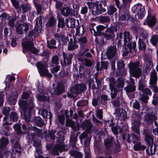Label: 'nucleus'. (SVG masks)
I'll list each match as a JSON object with an SVG mask.
<instances>
[{"label": "nucleus", "instance_id": "18", "mask_svg": "<svg viewBox=\"0 0 158 158\" xmlns=\"http://www.w3.org/2000/svg\"><path fill=\"white\" fill-rule=\"evenodd\" d=\"M63 62L62 63L61 61V64L62 66H66L71 64L72 59L73 58L72 54L67 55L66 53L63 52Z\"/></svg>", "mask_w": 158, "mask_h": 158}, {"label": "nucleus", "instance_id": "24", "mask_svg": "<svg viewBox=\"0 0 158 158\" xmlns=\"http://www.w3.org/2000/svg\"><path fill=\"white\" fill-rule=\"evenodd\" d=\"M157 73L155 69H153L150 73V79L149 84L150 85H154L156 84L157 77Z\"/></svg>", "mask_w": 158, "mask_h": 158}, {"label": "nucleus", "instance_id": "56", "mask_svg": "<svg viewBox=\"0 0 158 158\" xmlns=\"http://www.w3.org/2000/svg\"><path fill=\"white\" fill-rule=\"evenodd\" d=\"M77 42L73 43V44H68V49L69 51H72L77 49L78 47V45L77 44Z\"/></svg>", "mask_w": 158, "mask_h": 158}, {"label": "nucleus", "instance_id": "31", "mask_svg": "<svg viewBox=\"0 0 158 158\" xmlns=\"http://www.w3.org/2000/svg\"><path fill=\"white\" fill-rule=\"evenodd\" d=\"M148 147L146 149V152L148 154L152 155L154 154L156 151L157 145L156 144L153 145H148Z\"/></svg>", "mask_w": 158, "mask_h": 158}, {"label": "nucleus", "instance_id": "36", "mask_svg": "<svg viewBox=\"0 0 158 158\" xmlns=\"http://www.w3.org/2000/svg\"><path fill=\"white\" fill-rule=\"evenodd\" d=\"M64 86L61 83L58 84L57 88L54 90V93L56 95H59L64 91Z\"/></svg>", "mask_w": 158, "mask_h": 158}, {"label": "nucleus", "instance_id": "30", "mask_svg": "<svg viewBox=\"0 0 158 158\" xmlns=\"http://www.w3.org/2000/svg\"><path fill=\"white\" fill-rule=\"evenodd\" d=\"M154 136L152 134H150L145 137L144 141L146 144L148 145H153L154 143Z\"/></svg>", "mask_w": 158, "mask_h": 158}, {"label": "nucleus", "instance_id": "23", "mask_svg": "<svg viewBox=\"0 0 158 158\" xmlns=\"http://www.w3.org/2000/svg\"><path fill=\"white\" fill-rule=\"evenodd\" d=\"M146 21L149 27H152L156 24L157 22V20L155 16L149 14L147 17Z\"/></svg>", "mask_w": 158, "mask_h": 158}, {"label": "nucleus", "instance_id": "4", "mask_svg": "<svg viewBox=\"0 0 158 158\" xmlns=\"http://www.w3.org/2000/svg\"><path fill=\"white\" fill-rule=\"evenodd\" d=\"M105 145L107 151L110 153L116 152L119 151L120 145L117 144L114 146V140L113 137H109L104 140Z\"/></svg>", "mask_w": 158, "mask_h": 158}, {"label": "nucleus", "instance_id": "3", "mask_svg": "<svg viewBox=\"0 0 158 158\" xmlns=\"http://www.w3.org/2000/svg\"><path fill=\"white\" fill-rule=\"evenodd\" d=\"M29 106L26 105L25 101H21L20 102L19 106L21 107L23 112H21L22 115H23L24 120L27 122L30 121L31 118V111L35 107V105H33L31 103Z\"/></svg>", "mask_w": 158, "mask_h": 158}, {"label": "nucleus", "instance_id": "39", "mask_svg": "<svg viewBox=\"0 0 158 158\" xmlns=\"http://www.w3.org/2000/svg\"><path fill=\"white\" fill-rule=\"evenodd\" d=\"M56 22V20L54 16H50L46 25L49 27L53 26L55 25Z\"/></svg>", "mask_w": 158, "mask_h": 158}, {"label": "nucleus", "instance_id": "40", "mask_svg": "<svg viewBox=\"0 0 158 158\" xmlns=\"http://www.w3.org/2000/svg\"><path fill=\"white\" fill-rule=\"evenodd\" d=\"M43 16L41 14L36 19L35 26L36 27L40 28L42 30V18Z\"/></svg>", "mask_w": 158, "mask_h": 158}, {"label": "nucleus", "instance_id": "9", "mask_svg": "<svg viewBox=\"0 0 158 158\" xmlns=\"http://www.w3.org/2000/svg\"><path fill=\"white\" fill-rule=\"evenodd\" d=\"M86 89L85 85L84 83L75 85L72 87L70 91L73 94L78 95L84 92Z\"/></svg>", "mask_w": 158, "mask_h": 158}, {"label": "nucleus", "instance_id": "48", "mask_svg": "<svg viewBox=\"0 0 158 158\" xmlns=\"http://www.w3.org/2000/svg\"><path fill=\"white\" fill-rule=\"evenodd\" d=\"M117 11V9L113 6H108L107 12L109 15H112Z\"/></svg>", "mask_w": 158, "mask_h": 158}, {"label": "nucleus", "instance_id": "11", "mask_svg": "<svg viewBox=\"0 0 158 158\" xmlns=\"http://www.w3.org/2000/svg\"><path fill=\"white\" fill-rule=\"evenodd\" d=\"M127 85L124 89L127 94H129L136 90V86L134 79L130 78V80L127 81Z\"/></svg>", "mask_w": 158, "mask_h": 158}, {"label": "nucleus", "instance_id": "49", "mask_svg": "<svg viewBox=\"0 0 158 158\" xmlns=\"http://www.w3.org/2000/svg\"><path fill=\"white\" fill-rule=\"evenodd\" d=\"M10 120L13 122H17L19 118L18 114L15 112H13L11 113L10 115Z\"/></svg>", "mask_w": 158, "mask_h": 158}, {"label": "nucleus", "instance_id": "19", "mask_svg": "<svg viewBox=\"0 0 158 158\" xmlns=\"http://www.w3.org/2000/svg\"><path fill=\"white\" fill-rule=\"evenodd\" d=\"M65 24L66 26L69 28H73L76 25H79V22L78 20H76L73 18H69L66 19Z\"/></svg>", "mask_w": 158, "mask_h": 158}, {"label": "nucleus", "instance_id": "32", "mask_svg": "<svg viewBox=\"0 0 158 158\" xmlns=\"http://www.w3.org/2000/svg\"><path fill=\"white\" fill-rule=\"evenodd\" d=\"M19 9L22 13H25L30 11L31 9V6L29 4H23L20 6Z\"/></svg>", "mask_w": 158, "mask_h": 158}, {"label": "nucleus", "instance_id": "50", "mask_svg": "<svg viewBox=\"0 0 158 158\" xmlns=\"http://www.w3.org/2000/svg\"><path fill=\"white\" fill-rule=\"evenodd\" d=\"M138 43L139 50L144 51L146 48V46L143 40L141 39H139Z\"/></svg>", "mask_w": 158, "mask_h": 158}, {"label": "nucleus", "instance_id": "1", "mask_svg": "<svg viewBox=\"0 0 158 158\" xmlns=\"http://www.w3.org/2000/svg\"><path fill=\"white\" fill-rule=\"evenodd\" d=\"M41 30L40 28L35 26L33 30L29 31L27 36L22 40L21 44L23 53L28 51L34 54H36L39 52V50L34 47L33 41L39 35Z\"/></svg>", "mask_w": 158, "mask_h": 158}, {"label": "nucleus", "instance_id": "55", "mask_svg": "<svg viewBox=\"0 0 158 158\" xmlns=\"http://www.w3.org/2000/svg\"><path fill=\"white\" fill-rule=\"evenodd\" d=\"M127 46L129 49V51H131L132 49H135L136 48V44L135 41L133 42H129L127 45Z\"/></svg>", "mask_w": 158, "mask_h": 158}, {"label": "nucleus", "instance_id": "16", "mask_svg": "<svg viewBox=\"0 0 158 158\" xmlns=\"http://www.w3.org/2000/svg\"><path fill=\"white\" fill-rule=\"evenodd\" d=\"M62 15L65 17L69 16H75L77 14V12L68 7L63 8L61 10Z\"/></svg>", "mask_w": 158, "mask_h": 158}, {"label": "nucleus", "instance_id": "7", "mask_svg": "<svg viewBox=\"0 0 158 158\" xmlns=\"http://www.w3.org/2000/svg\"><path fill=\"white\" fill-rule=\"evenodd\" d=\"M138 89L141 91L142 94L150 96L152 95V93L150 89L146 87V81L143 79L140 80L138 83Z\"/></svg>", "mask_w": 158, "mask_h": 158}, {"label": "nucleus", "instance_id": "63", "mask_svg": "<svg viewBox=\"0 0 158 158\" xmlns=\"http://www.w3.org/2000/svg\"><path fill=\"white\" fill-rule=\"evenodd\" d=\"M14 8L17 10L19 8V2L17 0H10Z\"/></svg>", "mask_w": 158, "mask_h": 158}, {"label": "nucleus", "instance_id": "42", "mask_svg": "<svg viewBox=\"0 0 158 158\" xmlns=\"http://www.w3.org/2000/svg\"><path fill=\"white\" fill-rule=\"evenodd\" d=\"M123 34L124 44H125L127 42L130 41L131 39V37L130 32L128 31H125Z\"/></svg>", "mask_w": 158, "mask_h": 158}, {"label": "nucleus", "instance_id": "47", "mask_svg": "<svg viewBox=\"0 0 158 158\" xmlns=\"http://www.w3.org/2000/svg\"><path fill=\"white\" fill-rule=\"evenodd\" d=\"M57 140L60 143H62L64 140V136L62 135V133L61 131H58L57 134Z\"/></svg>", "mask_w": 158, "mask_h": 158}, {"label": "nucleus", "instance_id": "52", "mask_svg": "<svg viewBox=\"0 0 158 158\" xmlns=\"http://www.w3.org/2000/svg\"><path fill=\"white\" fill-rule=\"evenodd\" d=\"M19 16H15L9 20L8 24L11 27H13L15 26V22L18 18Z\"/></svg>", "mask_w": 158, "mask_h": 158}, {"label": "nucleus", "instance_id": "38", "mask_svg": "<svg viewBox=\"0 0 158 158\" xmlns=\"http://www.w3.org/2000/svg\"><path fill=\"white\" fill-rule=\"evenodd\" d=\"M102 36H103L102 35H101L96 36L95 41L97 44L101 45L105 44L104 38H105Z\"/></svg>", "mask_w": 158, "mask_h": 158}, {"label": "nucleus", "instance_id": "45", "mask_svg": "<svg viewBox=\"0 0 158 158\" xmlns=\"http://www.w3.org/2000/svg\"><path fill=\"white\" fill-rule=\"evenodd\" d=\"M145 148L146 146L142 145L140 142L135 144L134 146V148L136 151L143 150Z\"/></svg>", "mask_w": 158, "mask_h": 158}, {"label": "nucleus", "instance_id": "46", "mask_svg": "<svg viewBox=\"0 0 158 158\" xmlns=\"http://www.w3.org/2000/svg\"><path fill=\"white\" fill-rule=\"evenodd\" d=\"M110 90L111 91V98L112 99H114L116 97L118 92L120 91H121V92L122 91V89H118L115 88H114V89H111Z\"/></svg>", "mask_w": 158, "mask_h": 158}, {"label": "nucleus", "instance_id": "10", "mask_svg": "<svg viewBox=\"0 0 158 158\" xmlns=\"http://www.w3.org/2000/svg\"><path fill=\"white\" fill-rule=\"evenodd\" d=\"M21 97L23 99H28V101L27 100H23V99L19 100V103L20 101H25L26 103V105L27 106H29L30 103L33 104V105H34V98L32 95V93L31 91H28V92H23L21 95Z\"/></svg>", "mask_w": 158, "mask_h": 158}, {"label": "nucleus", "instance_id": "62", "mask_svg": "<svg viewBox=\"0 0 158 158\" xmlns=\"http://www.w3.org/2000/svg\"><path fill=\"white\" fill-rule=\"evenodd\" d=\"M37 99L41 101H46L48 100V97L44 95H37L36 96Z\"/></svg>", "mask_w": 158, "mask_h": 158}, {"label": "nucleus", "instance_id": "17", "mask_svg": "<svg viewBox=\"0 0 158 158\" xmlns=\"http://www.w3.org/2000/svg\"><path fill=\"white\" fill-rule=\"evenodd\" d=\"M97 86L94 84V80L90 79L89 81V87L93 89H99L101 88V79H99L97 77H95Z\"/></svg>", "mask_w": 158, "mask_h": 158}, {"label": "nucleus", "instance_id": "44", "mask_svg": "<svg viewBox=\"0 0 158 158\" xmlns=\"http://www.w3.org/2000/svg\"><path fill=\"white\" fill-rule=\"evenodd\" d=\"M31 130L34 131V133H31V135L33 139V137L35 135L38 136H39L41 134V131L35 127H33L31 129Z\"/></svg>", "mask_w": 158, "mask_h": 158}, {"label": "nucleus", "instance_id": "5", "mask_svg": "<svg viewBox=\"0 0 158 158\" xmlns=\"http://www.w3.org/2000/svg\"><path fill=\"white\" fill-rule=\"evenodd\" d=\"M87 4L90 9H92V13L94 16L97 15L106 11V10L102 8L101 3L98 2H88Z\"/></svg>", "mask_w": 158, "mask_h": 158}, {"label": "nucleus", "instance_id": "35", "mask_svg": "<svg viewBox=\"0 0 158 158\" xmlns=\"http://www.w3.org/2000/svg\"><path fill=\"white\" fill-rule=\"evenodd\" d=\"M33 121L36 125L38 127H42L45 124L44 121L40 117H35L33 119Z\"/></svg>", "mask_w": 158, "mask_h": 158}, {"label": "nucleus", "instance_id": "33", "mask_svg": "<svg viewBox=\"0 0 158 158\" xmlns=\"http://www.w3.org/2000/svg\"><path fill=\"white\" fill-rule=\"evenodd\" d=\"M9 143V139L4 137H2L0 139V149H3L5 148Z\"/></svg>", "mask_w": 158, "mask_h": 158}, {"label": "nucleus", "instance_id": "57", "mask_svg": "<svg viewBox=\"0 0 158 158\" xmlns=\"http://www.w3.org/2000/svg\"><path fill=\"white\" fill-rule=\"evenodd\" d=\"M117 62V69H121L124 68L125 66V64L124 63L123 60H118Z\"/></svg>", "mask_w": 158, "mask_h": 158}, {"label": "nucleus", "instance_id": "13", "mask_svg": "<svg viewBox=\"0 0 158 158\" xmlns=\"http://www.w3.org/2000/svg\"><path fill=\"white\" fill-rule=\"evenodd\" d=\"M102 35L106 40H113L115 37L114 30L111 27L107 28L105 32L102 33Z\"/></svg>", "mask_w": 158, "mask_h": 158}, {"label": "nucleus", "instance_id": "34", "mask_svg": "<svg viewBox=\"0 0 158 158\" xmlns=\"http://www.w3.org/2000/svg\"><path fill=\"white\" fill-rule=\"evenodd\" d=\"M70 155L74 158H82L83 155L80 152L76 150H72L69 152Z\"/></svg>", "mask_w": 158, "mask_h": 158}, {"label": "nucleus", "instance_id": "53", "mask_svg": "<svg viewBox=\"0 0 158 158\" xmlns=\"http://www.w3.org/2000/svg\"><path fill=\"white\" fill-rule=\"evenodd\" d=\"M150 41L153 46H156L158 42V36L156 35H153L150 39Z\"/></svg>", "mask_w": 158, "mask_h": 158}, {"label": "nucleus", "instance_id": "54", "mask_svg": "<svg viewBox=\"0 0 158 158\" xmlns=\"http://www.w3.org/2000/svg\"><path fill=\"white\" fill-rule=\"evenodd\" d=\"M56 132V131L55 130H51L49 131L48 135L47 136L50 137L51 139L53 140H54L56 137L55 134Z\"/></svg>", "mask_w": 158, "mask_h": 158}, {"label": "nucleus", "instance_id": "58", "mask_svg": "<svg viewBox=\"0 0 158 158\" xmlns=\"http://www.w3.org/2000/svg\"><path fill=\"white\" fill-rule=\"evenodd\" d=\"M99 19L103 23H108L110 21V17L107 16H101L99 17Z\"/></svg>", "mask_w": 158, "mask_h": 158}, {"label": "nucleus", "instance_id": "6", "mask_svg": "<svg viewBox=\"0 0 158 158\" xmlns=\"http://www.w3.org/2000/svg\"><path fill=\"white\" fill-rule=\"evenodd\" d=\"M36 65L40 75L43 76H47L50 78L52 77V74L49 73L48 69H47L48 67L47 63H42L38 62L36 64Z\"/></svg>", "mask_w": 158, "mask_h": 158}, {"label": "nucleus", "instance_id": "51", "mask_svg": "<svg viewBox=\"0 0 158 158\" xmlns=\"http://www.w3.org/2000/svg\"><path fill=\"white\" fill-rule=\"evenodd\" d=\"M139 93L140 97L139 98V100L141 101L144 103H147L149 99L148 96L141 94V92H139Z\"/></svg>", "mask_w": 158, "mask_h": 158}, {"label": "nucleus", "instance_id": "27", "mask_svg": "<svg viewBox=\"0 0 158 158\" xmlns=\"http://www.w3.org/2000/svg\"><path fill=\"white\" fill-rule=\"evenodd\" d=\"M39 112L40 113L42 116L45 118H48L50 121L52 117V114L50 112H48L47 110L42 109L40 110Z\"/></svg>", "mask_w": 158, "mask_h": 158}, {"label": "nucleus", "instance_id": "43", "mask_svg": "<svg viewBox=\"0 0 158 158\" xmlns=\"http://www.w3.org/2000/svg\"><path fill=\"white\" fill-rule=\"evenodd\" d=\"M85 31L83 26L81 27L78 26L76 29V35H84Z\"/></svg>", "mask_w": 158, "mask_h": 158}, {"label": "nucleus", "instance_id": "14", "mask_svg": "<svg viewBox=\"0 0 158 158\" xmlns=\"http://www.w3.org/2000/svg\"><path fill=\"white\" fill-rule=\"evenodd\" d=\"M138 10L137 12V15L139 19H141L143 17L145 14L144 8L140 3L135 5L132 8V10L134 11Z\"/></svg>", "mask_w": 158, "mask_h": 158}, {"label": "nucleus", "instance_id": "64", "mask_svg": "<svg viewBox=\"0 0 158 158\" xmlns=\"http://www.w3.org/2000/svg\"><path fill=\"white\" fill-rule=\"evenodd\" d=\"M106 27L102 25H99L96 27L97 30L98 31L99 35H102V33L101 31L105 29Z\"/></svg>", "mask_w": 158, "mask_h": 158}, {"label": "nucleus", "instance_id": "8", "mask_svg": "<svg viewBox=\"0 0 158 158\" xmlns=\"http://www.w3.org/2000/svg\"><path fill=\"white\" fill-rule=\"evenodd\" d=\"M17 33L19 35H22L28 31L29 29V25L26 23H20V21H17L15 25Z\"/></svg>", "mask_w": 158, "mask_h": 158}, {"label": "nucleus", "instance_id": "29", "mask_svg": "<svg viewBox=\"0 0 158 158\" xmlns=\"http://www.w3.org/2000/svg\"><path fill=\"white\" fill-rule=\"evenodd\" d=\"M125 81L122 77H119L116 81L115 88L118 89L123 88L124 86Z\"/></svg>", "mask_w": 158, "mask_h": 158}, {"label": "nucleus", "instance_id": "21", "mask_svg": "<svg viewBox=\"0 0 158 158\" xmlns=\"http://www.w3.org/2000/svg\"><path fill=\"white\" fill-rule=\"evenodd\" d=\"M157 114H146L144 118L145 121L148 123H152L153 122L157 120Z\"/></svg>", "mask_w": 158, "mask_h": 158}, {"label": "nucleus", "instance_id": "59", "mask_svg": "<svg viewBox=\"0 0 158 158\" xmlns=\"http://www.w3.org/2000/svg\"><path fill=\"white\" fill-rule=\"evenodd\" d=\"M123 1V4L121 6L122 8L123 7H126V8H129L131 1V0H122Z\"/></svg>", "mask_w": 158, "mask_h": 158}, {"label": "nucleus", "instance_id": "61", "mask_svg": "<svg viewBox=\"0 0 158 158\" xmlns=\"http://www.w3.org/2000/svg\"><path fill=\"white\" fill-rule=\"evenodd\" d=\"M14 129L16 131L18 134H22V132L21 130V126L19 124H16L14 126Z\"/></svg>", "mask_w": 158, "mask_h": 158}, {"label": "nucleus", "instance_id": "41", "mask_svg": "<svg viewBox=\"0 0 158 158\" xmlns=\"http://www.w3.org/2000/svg\"><path fill=\"white\" fill-rule=\"evenodd\" d=\"M56 41L54 39H51L47 41V47L50 49H56L57 47L55 46Z\"/></svg>", "mask_w": 158, "mask_h": 158}, {"label": "nucleus", "instance_id": "12", "mask_svg": "<svg viewBox=\"0 0 158 158\" xmlns=\"http://www.w3.org/2000/svg\"><path fill=\"white\" fill-rule=\"evenodd\" d=\"M12 150L13 152L15 150L16 152L21 154L22 153V148L18 141L14 139H12L10 140Z\"/></svg>", "mask_w": 158, "mask_h": 158}, {"label": "nucleus", "instance_id": "2", "mask_svg": "<svg viewBox=\"0 0 158 158\" xmlns=\"http://www.w3.org/2000/svg\"><path fill=\"white\" fill-rule=\"evenodd\" d=\"M130 75L133 77L138 78L142 73V65L139 61L131 62L128 64Z\"/></svg>", "mask_w": 158, "mask_h": 158}, {"label": "nucleus", "instance_id": "20", "mask_svg": "<svg viewBox=\"0 0 158 158\" xmlns=\"http://www.w3.org/2000/svg\"><path fill=\"white\" fill-rule=\"evenodd\" d=\"M116 52V47L111 46L107 48L106 51V56L108 59H111L115 56Z\"/></svg>", "mask_w": 158, "mask_h": 158}, {"label": "nucleus", "instance_id": "60", "mask_svg": "<svg viewBox=\"0 0 158 158\" xmlns=\"http://www.w3.org/2000/svg\"><path fill=\"white\" fill-rule=\"evenodd\" d=\"M52 62L53 64L58 65L59 64V57L56 55L53 56L51 59Z\"/></svg>", "mask_w": 158, "mask_h": 158}, {"label": "nucleus", "instance_id": "22", "mask_svg": "<svg viewBox=\"0 0 158 158\" xmlns=\"http://www.w3.org/2000/svg\"><path fill=\"white\" fill-rule=\"evenodd\" d=\"M140 121L136 120L134 119L132 121L131 128L132 130L138 135L139 136L140 135L139 131V126H140Z\"/></svg>", "mask_w": 158, "mask_h": 158}, {"label": "nucleus", "instance_id": "15", "mask_svg": "<svg viewBox=\"0 0 158 158\" xmlns=\"http://www.w3.org/2000/svg\"><path fill=\"white\" fill-rule=\"evenodd\" d=\"M65 147L67 146L64 145L58 144H57L53 148L52 151V152L53 155L58 156L59 155V152L61 153L63 151H67L68 150V148H65Z\"/></svg>", "mask_w": 158, "mask_h": 158}, {"label": "nucleus", "instance_id": "25", "mask_svg": "<svg viewBox=\"0 0 158 158\" xmlns=\"http://www.w3.org/2000/svg\"><path fill=\"white\" fill-rule=\"evenodd\" d=\"M127 136V141L129 143L132 142L134 143H136L139 140V137L134 133L128 134Z\"/></svg>", "mask_w": 158, "mask_h": 158}, {"label": "nucleus", "instance_id": "37", "mask_svg": "<svg viewBox=\"0 0 158 158\" xmlns=\"http://www.w3.org/2000/svg\"><path fill=\"white\" fill-rule=\"evenodd\" d=\"M106 80L109 82L110 89H114L115 88L116 81L114 77H108L106 78Z\"/></svg>", "mask_w": 158, "mask_h": 158}, {"label": "nucleus", "instance_id": "26", "mask_svg": "<svg viewBox=\"0 0 158 158\" xmlns=\"http://www.w3.org/2000/svg\"><path fill=\"white\" fill-rule=\"evenodd\" d=\"M81 125L83 128L86 129L88 131H91L93 126L91 124L90 121L88 120H86L83 122Z\"/></svg>", "mask_w": 158, "mask_h": 158}, {"label": "nucleus", "instance_id": "28", "mask_svg": "<svg viewBox=\"0 0 158 158\" xmlns=\"http://www.w3.org/2000/svg\"><path fill=\"white\" fill-rule=\"evenodd\" d=\"M129 8H126V7H121L120 9V12L121 13V15L120 16V19L123 21H125L127 15H128V10Z\"/></svg>", "mask_w": 158, "mask_h": 158}]
</instances>
